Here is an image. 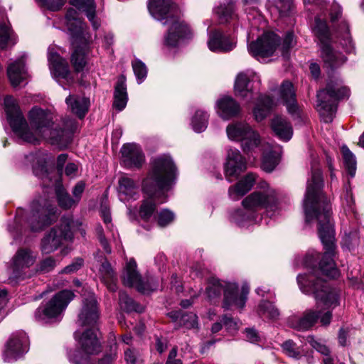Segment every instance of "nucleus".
<instances>
[{
	"label": "nucleus",
	"instance_id": "nucleus-1",
	"mask_svg": "<svg viewBox=\"0 0 364 364\" xmlns=\"http://www.w3.org/2000/svg\"><path fill=\"white\" fill-rule=\"evenodd\" d=\"M323 186V182L321 170L318 167H312L311 176L307 182L304 201L306 221L310 223L314 219L317 220L318 235L325 250L319 263V269L326 277L335 279L339 275L333 259L335 257V231L331 221L329 200L321 191Z\"/></svg>",
	"mask_w": 364,
	"mask_h": 364
},
{
	"label": "nucleus",
	"instance_id": "nucleus-2",
	"mask_svg": "<svg viewBox=\"0 0 364 364\" xmlns=\"http://www.w3.org/2000/svg\"><path fill=\"white\" fill-rule=\"evenodd\" d=\"M177 175V168L172 158L164 154L156 158L152 162V168L143 181V190L149 198L143 200L139 211L140 218L146 221L156 209L155 201L166 202V196L163 190L168 189Z\"/></svg>",
	"mask_w": 364,
	"mask_h": 364
},
{
	"label": "nucleus",
	"instance_id": "nucleus-3",
	"mask_svg": "<svg viewBox=\"0 0 364 364\" xmlns=\"http://www.w3.org/2000/svg\"><path fill=\"white\" fill-rule=\"evenodd\" d=\"M297 282L300 289L305 294H314L318 309H327L324 313L317 311L318 318L323 326L331 323L332 313L330 309L339 305L340 293L332 287H328L322 280L315 278L313 274H299Z\"/></svg>",
	"mask_w": 364,
	"mask_h": 364
},
{
	"label": "nucleus",
	"instance_id": "nucleus-4",
	"mask_svg": "<svg viewBox=\"0 0 364 364\" xmlns=\"http://www.w3.org/2000/svg\"><path fill=\"white\" fill-rule=\"evenodd\" d=\"M245 211L239 210L234 214V220L240 225L246 221H255L257 219L255 212L264 210L272 217L279 209L276 191L269 184L263 182L259 191H254L242 202Z\"/></svg>",
	"mask_w": 364,
	"mask_h": 364
},
{
	"label": "nucleus",
	"instance_id": "nucleus-5",
	"mask_svg": "<svg viewBox=\"0 0 364 364\" xmlns=\"http://www.w3.org/2000/svg\"><path fill=\"white\" fill-rule=\"evenodd\" d=\"M174 0H149L148 9L151 15L164 24H169L165 36V44L175 47L181 39L188 37L191 31L188 26L181 18L174 15Z\"/></svg>",
	"mask_w": 364,
	"mask_h": 364
},
{
	"label": "nucleus",
	"instance_id": "nucleus-6",
	"mask_svg": "<svg viewBox=\"0 0 364 364\" xmlns=\"http://www.w3.org/2000/svg\"><path fill=\"white\" fill-rule=\"evenodd\" d=\"M66 26L73 38L74 50L70 61L76 73L83 70L87 63L90 36L85 31V24L78 17L74 9L68 10L65 16Z\"/></svg>",
	"mask_w": 364,
	"mask_h": 364
},
{
	"label": "nucleus",
	"instance_id": "nucleus-7",
	"mask_svg": "<svg viewBox=\"0 0 364 364\" xmlns=\"http://www.w3.org/2000/svg\"><path fill=\"white\" fill-rule=\"evenodd\" d=\"M224 293L223 308L229 309L232 306L242 309L245 306L248 288L243 287L240 294H238V287L235 283L222 282L215 277H210L207 282L205 294L206 299L213 302L218 300Z\"/></svg>",
	"mask_w": 364,
	"mask_h": 364
},
{
	"label": "nucleus",
	"instance_id": "nucleus-8",
	"mask_svg": "<svg viewBox=\"0 0 364 364\" xmlns=\"http://www.w3.org/2000/svg\"><path fill=\"white\" fill-rule=\"evenodd\" d=\"M348 88L343 85L342 80H330L325 89L317 93L316 108L324 122H331L336 111V102L348 98Z\"/></svg>",
	"mask_w": 364,
	"mask_h": 364
},
{
	"label": "nucleus",
	"instance_id": "nucleus-9",
	"mask_svg": "<svg viewBox=\"0 0 364 364\" xmlns=\"http://www.w3.org/2000/svg\"><path fill=\"white\" fill-rule=\"evenodd\" d=\"M73 223L70 218L63 217L59 225L52 228L41 240V250L43 254L54 252L64 242H71L73 239L72 228Z\"/></svg>",
	"mask_w": 364,
	"mask_h": 364
},
{
	"label": "nucleus",
	"instance_id": "nucleus-10",
	"mask_svg": "<svg viewBox=\"0 0 364 364\" xmlns=\"http://www.w3.org/2000/svg\"><path fill=\"white\" fill-rule=\"evenodd\" d=\"M226 132L230 139L241 142V147L247 154L252 153L262 145L258 132L245 122L230 124L226 128Z\"/></svg>",
	"mask_w": 364,
	"mask_h": 364
},
{
	"label": "nucleus",
	"instance_id": "nucleus-11",
	"mask_svg": "<svg viewBox=\"0 0 364 364\" xmlns=\"http://www.w3.org/2000/svg\"><path fill=\"white\" fill-rule=\"evenodd\" d=\"M28 119L31 126L36 129L38 136L30 137L26 131V121L24 120V141L34 142L38 137H42L49 141L50 132L53 128H50L52 123V117L50 113L39 107H33L28 114Z\"/></svg>",
	"mask_w": 364,
	"mask_h": 364
},
{
	"label": "nucleus",
	"instance_id": "nucleus-12",
	"mask_svg": "<svg viewBox=\"0 0 364 364\" xmlns=\"http://www.w3.org/2000/svg\"><path fill=\"white\" fill-rule=\"evenodd\" d=\"M72 291L63 290L55 294L43 307L38 308L36 316L41 320L53 318L59 316L74 299Z\"/></svg>",
	"mask_w": 364,
	"mask_h": 364
},
{
	"label": "nucleus",
	"instance_id": "nucleus-13",
	"mask_svg": "<svg viewBox=\"0 0 364 364\" xmlns=\"http://www.w3.org/2000/svg\"><path fill=\"white\" fill-rule=\"evenodd\" d=\"M79 344L86 356L80 355V352L70 355V360L76 364H85L87 361L88 355L97 354L101 351L100 343L93 329H88L82 333L79 338Z\"/></svg>",
	"mask_w": 364,
	"mask_h": 364
},
{
	"label": "nucleus",
	"instance_id": "nucleus-14",
	"mask_svg": "<svg viewBox=\"0 0 364 364\" xmlns=\"http://www.w3.org/2000/svg\"><path fill=\"white\" fill-rule=\"evenodd\" d=\"M279 43V36L273 32H265L256 41L248 46L249 53L255 58H264L272 55Z\"/></svg>",
	"mask_w": 364,
	"mask_h": 364
},
{
	"label": "nucleus",
	"instance_id": "nucleus-15",
	"mask_svg": "<svg viewBox=\"0 0 364 364\" xmlns=\"http://www.w3.org/2000/svg\"><path fill=\"white\" fill-rule=\"evenodd\" d=\"M48 61L51 74L60 85L64 87L65 85H71L75 82V78L65 59L56 53L50 52Z\"/></svg>",
	"mask_w": 364,
	"mask_h": 364
},
{
	"label": "nucleus",
	"instance_id": "nucleus-16",
	"mask_svg": "<svg viewBox=\"0 0 364 364\" xmlns=\"http://www.w3.org/2000/svg\"><path fill=\"white\" fill-rule=\"evenodd\" d=\"M7 120L12 132L19 139L23 138V114L16 100L8 95L4 98Z\"/></svg>",
	"mask_w": 364,
	"mask_h": 364
},
{
	"label": "nucleus",
	"instance_id": "nucleus-17",
	"mask_svg": "<svg viewBox=\"0 0 364 364\" xmlns=\"http://www.w3.org/2000/svg\"><path fill=\"white\" fill-rule=\"evenodd\" d=\"M100 317L97 299L94 294L84 297L82 308L78 314V322L81 326H94Z\"/></svg>",
	"mask_w": 364,
	"mask_h": 364
},
{
	"label": "nucleus",
	"instance_id": "nucleus-18",
	"mask_svg": "<svg viewBox=\"0 0 364 364\" xmlns=\"http://www.w3.org/2000/svg\"><path fill=\"white\" fill-rule=\"evenodd\" d=\"M247 168L245 159L239 150L230 149L228 151L226 163L225 164V176L226 179L231 182Z\"/></svg>",
	"mask_w": 364,
	"mask_h": 364
},
{
	"label": "nucleus",
	"instance_id": "nucleus-19",
	"mask_svg": "<svg viewBox=\"0 0 364 364\" xmlns=\"http://www.w3.org/2000/svg\"><path fill=\"white\" fill-rule=\"evenodd\" d=\"M76 129L75 122L70 119L66 118L63 120V128H59L56 126L50 132V136H49V141L52 144H55L60 148H64L68 146L70 141L71 134Z\"/></svg>",
	"mask_w": 364,
	"mask_h": 364
},
{
	"label": "nucleus",
	"instance_id": "nucleus-20",
	"mask_svg": "<svg viewBox=\"0 0 364 364\" xmlns=\"http://www.w3.org/2000/svg\"><path fill=\"white\" fill-rule=\"evenodd\" d=\"M122 278L124 286L134 287L142 293L148 290L146 284L136 270V263L132 259L126 264Z\"/></svg>",
	"mask_w": 364,
	"mask_h": 364
},
{
	"label": "nucleus",
	"instance_id": "nucleus-21",
	"mask_svg": "<svg viewBox=\"0 0 364 364\" xmlns=\"http://www.w3.org/2000/svg\"><path fill=\"white\" fill-rule=\"evenodd\" d=\"M236 43L234 38L226 36L219 31H214L209 35L208 46L211 51L226 53L233 50Z\"/></svg>",
	"mask_w": 364,
	"mask_h": 364
},
{
	"label": "nucleus",
	"instance_id": "nucleus-22",
	"mask_svg": "<svg viewBox=\"0 0 364 364\" xmlns=\"http://www.w3.org/2000/svg\"><path fill=\"white\" fill-rule=\"evenodd\" d=\"M279 97L287 106L289 114L299 117V108L296 100L295 90L293 84L288 81H284L279 90Z\"/></svg>",
	"mask_w": 364,
	"mask_h": 364
},
{
	"label": "nucleus",
	"instance_id": "nucleus-23",
	"mask_svg": "<svg viewBox=\"0 0 364 364\" xmlns=\"http://www.w3.org/2000/svg\"><path fill=\"white\" fill-rule=\"evenodd\" d=\"M123 163L128 167H140L144 162V156L140 147L135 144H124L121 149Z\"/></svg>",
	"mask_w": 364,
	"mask_h": 364
},
{
	"label": "nucleus",
	"instance_id": "nucleus-24",
	"mask_svg": "<svg viewBox=\"0 0 364 364\" xmlns=\"http://www.w3.org/2000/svg\"><path fill=\"white\" fill-rule=\"evenodd\" d=\"M216 105L218 114L225 119L233 117L240 112V105L231 97H221L217 101Z\"/></svg>",
	"mask_w": 364,
	"mask_h": 364
},
{
	"label": "nucleus",
	"instance_id": "nucleus-25",
	"mask_svg": "<svg viewBox=\"0 0 364 364\" xmlns=\"http://www.w3.org/2000/svg\"><path fill=\"white\" fill-rule=\"evenodd\" d=\"M256 176L250 173L241 179L236 185L230 186L229 188V195L235 200L243 196L253 186L255 183Z\"/></svg>",
	"mask_w": 364,
	"mask_h": 364
},
{
	"label": "nucleus",
	"instance_id": "nucleus-26",
	"mask_svg": "<svg viewBox=\"0 0 364 364\" xmlns=\"http://www.w3.org/2000/svg\"><path fill=\"white\" fill-rule=\"evenodd\" d=\"M70 4L85 14L94 29H97L100 27V23L95 16L96 4L95 0H70Z\"/></svg>",
	"mask_w": 364,
	"mask_h": 364
},
{
	"label": "nucleus",
	"instance_id": "nucleus-27",
	"mask_svg": "<svg viewBox=\"0 0 364 364\" xmlns=\"http://www.w3.org/2000/svg\"><path fill=\"white\" fill-rule=\"evenodd\" d=\"M274 134L283 141H289L293 134L291 125L287 119L282 117H275L271 123Z\"/></svg>",
	"mask_w": 364,
	"mask_h": 364
},
{
	"label": "nucleus",
	"instance_id": "nucleus-28",
	"mask_svg": "<svg viewBox=\"0 0 364 364\" xmlns=\"http://www.w3.org/2000/svg\"><path fill=\"white\" fill-rule=\"evenodd\" d=\"M58 215V210L56 206L48 204L42 208L38 225L32 226L33 230H41L44 227L50 225L57 220Z\"/></svg>",
	"mask_w": 364,
	"mask_h": 364
},
{
	"label": "nucleus",
	"instance_id": "nucleus-29",
	"mask_svg": "<svg viewBox=\"0 0 364 364\" xmlns=\"http://www.w3.org/2000/svg\"><path fill=\"white\" fill-rule=\"evenodd\" d=\"M6 74L11 87L14 89L20 87L23 81V60L18 58L9 64Z\"/></svg>",
	"mask_w": 364,
	"mask_h": 364
},
{
	"label": "nucleus",
	"instance_id": "nucleus-30",
	"mask_svg": "<svg viewBox=\"0 0 364 364\" xmlns=\"http://www.w3.org/2000/svg\"><path fill=\"white\" fill-rule=\"evenodd\" d=\"M65 102L72 112L79 118L84 117L88 111L90 101L86 97L70 95L65 99Z\"/></svg>",
	"mask_w": 364,
	"mask_h": 364
},
{
	"label": "nucleus",
	"instance_id": "nucleus-31",
	"mask_svg": "<svg viewBox=\"0 0 364 364\" xmlns=\"http://www.w3.org/2000/svg\"><path fill=\"white\" fill-rule=\"evenodd\" d=\"M127 93L126 78L124 75L119 77L115 86L113 106L119 111H122L127 103Z\"/></svg>",
	"mask_w": 364,
	"mask_h": 364
},
{
	"label": "nucleus",
	"instance_id": "nucleus-32",
	"mask_svg": "<svg viewBox=\"0 0 364 364\" xmlns=\"http://www.w3.org/2000/svg\"><path fill=\"white\" fill-rule=\"evenodd\" d=\"M321 56L325 64L331 68H337L346 61L345 56L333 50L328 43L322 45Z\"/></svg>",
	"mask_w": 364,
	"mask_h": 364
},
{
	"label": "nucleus",
	"instance_id": "nucleus-33",
	"mask_svg": "<svg viewBox=\"0 0 364 364\" xmlns=\"http://www.w3.org/2000/svg\"><path fill=\"white\" fill-rule=\"evenodd\" d=\"M321 56L325 64L331 68H337L346 61L345 56L333 50L328 43L322 45Z\"/></svg>",
	"mask_w": 364,
	"mask_h": 364
},
{
	"label": "nucleus",
	"instance_id": "nucleus-34",
	"mask_svg": "<svg viewBox=\"0 0 364 364\" xmlns=\"http://www.w3.org/2000/svg\"><path fill=\"white\" fill-rule=\"evenodd\" d=\"M274 105V100L269 96H260L258 98L257 102L253 109V114L255 120L257 122L263 120L268 115Z\"/></svg>",
	"mask_w": 364,
	"mask_h": 364
},
{
	"label": "nucleus",
	"instance_id": "nucleus-35",
	"mask_svg": "<svg viewBox=\"0 0 364 364\" xmlns=\"http://www.w3.org/2000/svg\"><path fill=\"white\" fill-rule=\"evenodd\" d=\"M119 192L121 196H124L125 199H135V196L139 195V186L133 179L122 176L119 180Z\"/></svg>",
	"mask_w": 364,
	"mask_h": 364
},
{
	"label": "nucleus",
	"instance_id": "nucleus-36",
	"mask_svg": "<svg viewBox=\"0 0 364 364\" xmlns=\"http://www.w3.org/2000/svg\"><path fill=\"white\" fill-rule=\"evenodd\" d=\"M249 79L246 74L241 73L238 74L235 82V95L243 99L251 97L252 92L248 87Z\"/></svg>",
	"mask_w": 364,
	"mask_h": 364
},
{
	"label": "nucleus",
	"instance_id": "nucleus-37",
	"mask_svg": "<svg viewBox=\"0 0 364 364\" xmlns=\"http://www.w3.org/2000/svg\"><path fill=\"white\" fill-rule=\"evenodd\" d=\"M22 343L20 338L10 339L4 352V360L6 362L16 360L20 355Z\"/></svg>",
	"mask_w": 364,
	"mask_h": 364
},
{
	"label": "nucleus",
	"instance_id": "nucleus-38",
	"mask_svg": "<svg viewBox=\"0 0 364 364\" xmlns=\"http://www.w3.org/2000/svg\"><path fill=\"white\" fill-rule=\"evenodd\" d=\"M15 43L16 38L9 23L0 21V48L5 49Z\"/></svg>",
	"mask_w": 364,
	"mask_h": 364
},
{
	"label": "nucleus",
	"instance_id": "nucleus-39",
	"mask_svg": "<svg viewBox=\"0 0 364 364\" xmlns=\"http://www.w3.org/2000/svg\"><path fill=\"white\" fill-rule=\"evenodd\" d=\"M55 194L58 205L60 208L68 210L75 207L77 203L61 186L55 188Z\"/></svg>",
	"mask_w": 364,
	"mask_h": 364
},
{
	"label": "nucleus",
	"instance_id": "nucleus-40",
	"mask_svg": "<svg viewBox=\"0 0 364 364\" xmlns=\"http://www.w3.org/2000/svg\"><path fill=\"white\" fill-rule=\"evenodd\" d=\"M318 319L317 311H306L302 317L297 321L295 328L299 330H307L312 327Z\"/></svg>",
	"mask_w": 364,
	"mask_h": 364
},
{
	"label": "nucleus",
	"instance_id": "nucleus-41",
	"mask_svg": "<svg viewBox=\"0 0 364 364\" xmlns=\"http://www.w3.org/2000/svg\"><path fill=\"white\" fill-rule=\"evenodd\" d=\"M279 161L278 154L275 151L269 150L263 153L261 167L264 171L270 173L278 165Z\"/></svg>",
	"mask_w": 364,
	"mask_h": 364
},
{
	"label": "nucleus",
	"instance_id": "nucleus-42",
	"mask_svg": "<svg viewBox=\"0 0 364 364\" xmlns=\"http://www.w3.org/2000/svg\"><path fill=\"white\" fill-rule=\"evenodd\" d=\"M119 299L120 307L124 311L127 312L136 311L139 313L144 311L143 306L136 303L125 292H119Z\"/></svg>",
	"mask_w": 364,
	"mask_h": 364
},
{
	"label": "nucleus",
	"instance_id": "nucleus-43",
	"mask_svg": "<svg viewBox=\"0 0 364 364\" xmlns=\"http://www.w3.org/2000/svg\"><path fill=\"white\" fill-rule=\"evenodd\" d=\"M341 152L345 167L351 177H353L356 171V160L354 154L350 151L347 146L341 147Z\"/></svg>",
	"mask_w": 364,
	"mask_h": 364
},
{
	"label": "nucleus",
	"instance_id": "nucleus-44",
	"mask_svg": "<svg viewBox=\"0 0 364 364\" xmlns=\"http://www.w3.org/2000/svg\"><path fill=\"white\" fill-rule=\"evenodd\" d=\"M314 31L322 45L328 43L329 31L326 22L316 18L315 20V26Z\"/></svg>",
	"mask_w": 364,
	"mask_h": 364
},
{
	"label": "nucleus",
	"instance_id": "nucleus-45",
	"mask_svg": "<svg viewBox=\"0 0 364 364\" xmlns=\"http://www.w3.org/2000/svg\"><path fill=\"white\" fill-rule=\"evenodd\" d=\"M208 114L202 110H197L193 117L191 124L193 129L196 132L204 131L208 124Z\"/></svg>",
	"mask_w": 364,
	"mask_h": 364
},
{
	"label": "nucleus",
	"instance_id": "nucleus-46",
	"mask_svg": "<svg viewBox=\"0 0 364 364\" xmlns=\"http://www.w3.org/2000/svg\"><path fill=\"white\" fill-rule=\"evenodd\" d=\"M220 23H227L234 15V5L232 2L226 4H221L215 9Z\"/></svg>",
	"mask_w": 364,
	"mask_h": 364
},
{
	"label": "nucleus",
	"instance_id": "nucleus-47",
	"mask_svg": "<svg viewBox=\"0 0 364 364\" xmlns=\"http://www.w3.org/2000/svg\"><path fill=\"white\" fill-rule=\"evenodd\" d=\"M258 314L261 316H265L272 319L277 318L279 315L278 309L271 302L267 301H264L259 304Z\"/></svg>",
	"mask_w": 364,
	"mask_h": 364
},
{
	"label": "nucleus",
	"instance_id": "nucleus-48",
	"mask_svg": "<svg viewBox=\"0 0 364 364\" xmlns=\"http://www.w3.org/2000/svg\"><path fill=\"white\" fill-rule=\"evenodd\" d=\"M134 75L138 80V83H141L146 77L147 68L146 65L139 59H136L132 63Z\"/></svg>",
	"mask_w": 364,
	"mask_h": 364
},
{
	"label": "nucleus",
	"instance_id": "nucleus-49",
	"mask_svg": "<svg viewBox=\"0 0 364 364\" xmlns=\"http://www.w3.org/2000/svg\"><path fill=\"white\" fill-rule=\"evenodd\" d=\"M360 243V237L356 230L345 232L343 238V244L348 249L351 250L358 247Z\"/></svg>",
	"mask_w": 364,
	"mask_h": 364
},
{
	"label": "nucleus",
	"instance_id": "nucleus-50",
	"mask_svg": "<svg viewBox=\"0 0 364 364\" xmlns=\"http://www.w3.org/2000/svg\"><path fill=\"white\" fill-rule=\"evenodd\" d=\"M14 278H17L21 274L23 269V250L19 249L14 257L11 265Z\"/></svg>",
	"mask_w": 364,
	"mask_h": 364
},
{
	"label": "nucleus",
	"instance_id": "nucleus-51",
	"mask_svg": "<svg viewBox=\"0 0 364 364\" xmlns=\"http://www.w3.org/2000/svg\"><path fill=\"white\" fill-rule=\"evenodd\" d=\"M67 0H39L40 6L52 11L60 10Z\"/></svg>",
	"mask_w": 364,
	"mask_h": 364
},
{
	"label": "nucleus",
	"instance_id": "nucleus-52",
	"mask_svg": "<svg viewBox=\"0 0 364 364\" xmlns=\"http://www.w3.org/2000/svg\"><path fill=\"white\" fill-rule=\"evenodd\" d=\"M124 360L127 364H141L142 359L139 351L127 348L124 350Z\"/></svg>",
	"mask_w": 364,
	"mask_h": 364
},
{
	"label": "nucleus",
	"instance_id": "nucleus-53",
	"mask_svg": "<svg viewBox=\"0 0 364 364\" xmlns=\"http://www.w3.org/2000/svg\"><path fill=\"white\" fill-rule=\"evenodd\" d=\"M100 272L105 282H108L115 279V273L111 264L107 261L102 264Z\"/></svg>",
	"mask_w": 364,
	"mask_h": 364
},
{
	"label": "nucleus",
	"instance_id": "nucleus-54",
	"mask_svg": "<svg viewBox=\"0 0 364 364\" xmlns=\"http://www.w3.org/2000/svg\"><path fill=\"white\" fill-rule=\"evenodd\" d=\"M174 219V214L168 210H161L157 216L158 225L164 227L171 223Z\"/></svg>",
	"mask_w": 364,
	"mask_h": 364
},
{
	"label": "nucleus",
	"instance_id": "nucleus-55",
	"mask_svg": "<svg viewBox=\"0 0 364 364\" xmlns=\"http://www.w3.org/2000/svg\"><path fill=\"white\" fill-rule=\"evenodd\" d=\"M342 205L345 212L354 213V199L348 189H346V193L342 200Z\"/></svg>",
	"mask_w": 364,
	"mask_h": 364
},
{
	"label": "nucleus",
	"instance_id": "nucleus-56",
	"mask_svg": "<svg viewBox=\"0 0 364 364\" xmlns=\"http://www.w3.org/2000/svg\"><path fill=\"white\" fill-rule=\"evenodd\" d=\"M57 264V261L53 257H48L41 261L39 265V269L43 272H49L52 271Z\"/></svg>",
	"mask_w": 364,
	"mask_h": 364
},
{
	"label": "nucleus",
	"instance_id": "nucleus-57",
	"mask_svg": "<svg viewBox=\"0 0 364 364\" xmlns=\"http://www.w3.org/2000/svg\"><path fill=\"white\" fill-rule=\"evenodd\" d=\"M277 8L281 16H287L293 9L292 0H279Z\"/></svg>",
	"mask_w": 364,
	"mask_h": 364
},
{
	"label": "nucleus",
	"instance_id": "nucleus-58",
	"mask_svg": "<svg viewBox=\"0 0 364 364\" xmlns=\"http://www.w3.org/2000/svg\"><path fill=\"white\" fill-rule=\"evenodd\" d=\"M83 265L82 258H76L70 264L66 266L61 270L62 274H73L80 269Z\"/></svg>",
	"mask_w": 364,
	"mask_h": 364
},
{
	"label": "nucleus",
	"instance_id": "nucleus-59",
	"mask_svg": "<svg viewBox=\"0 0 364 364\" xmlns=\"http://www.w3.org/2000/svg\"><path fill=\"white\" fill-rule=\"evenodd\" d=\"M283 350L286 353L293 358H297L299 356V352L295 348V343L291 341H287L282 344Z\"/></svg>",
	"mask_w": 364,
	"mask_h": 364
},
{
	"label": "nucleus",
	"instance_id": "nucleus-60",
	"mask_svg": "<svg viewBox=\"0 0 364 364\" xmlns=\"http://www.w3.org/2000/svg\"><path fill=\"white\" fill-rule=\"evenodd\" d=\"M295 45L294 36L293 33L289 32L286 34L282 43L283 55L288 51L289 48Z\"/></svg>",
	"mask_w": 364,
	"mask_h": 364
},
{
	"label": "nucleus",
	"instance_id": "nucleus-61",
	"mask_svg": "<svg viewBox=\"0 0 364 364\" xmlns=\"http://www.w3.org/2000/svg\"><path fill=\"white\" fill-rule=\"evenodd\" d=\"M222 321L228 331H236L239 326V322L232 317L224 316L222 318Z\"/></svg>",
	"mask_w": 364,
	"mask_h": 364
},
{
	"label": "nucleus",
	"instance_id": "nucleus-62",
	"mask_svg": "<svg viewBox=\"0 0 364 364\" xmlns=\"http://www.w3.org/2000/svg\"><path fill=\"white\" fill-rule=\"evenodd\" d=\"M85 183L83 181H79L73 189L72 193L73 195V198L77 204L81 199V196L85 190Z\"/></svg>",
	"mask_w": 364,
	"mask_h": 364
},
{
	"label": "nucleus",
	"instance_id": "nucleus-63",
	"mask_svg": "<svg viewBox=\"0 0 364 364\" xmlns=\"http://www.w3.org/2000/svg\"><path fill=\"white\" fill-rule=\"evenodd\" d=\"M98 239L100 242L101 245L102 246L105 252L107 254H110L112 252L111 247H109L105 235H103V230L102 227H99L97 229Z\"/></svg>",
	"mask_w": 364,
	"mask_h": 364
},
{
	"label": "nucleus",
	"instance_id": "nucleus-64",
	"mask_svg": "<svg viewBox=\"0 0 364 364\" xmlns=\"http://www.w3.org/2000/svg\"><path fill=\"white\" fill-rule=\"evenodd\" d=\"M310 342L311 346L314 348H315L318 352L325 355H328L329 354L330 350L326 345L321 343L319 341H315L313 338L311 340Z\"/></svg>",
	"mask_w": 364,
	"mask_h": 364
}]
</instances>
